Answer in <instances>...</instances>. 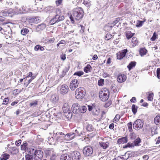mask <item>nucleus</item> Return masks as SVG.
<instances>
[{
	"label": "nucleus",
	"mask_w": 160,
	"mask_h": 160,
	"mask_svg": "<svg viewBox=\"0 0 160 160\" xmlns=\"http://www.w3.org/2000/svg\"><path fill=\"white\" fill-rule=\"evenodd\" d=\"M109 144L108 142H100V146L102 147L103 149H106L108 147Z\"/></svg>",
	"instance_id": "393cba45"
},
{
	"label": "nucleus",
	"mask_w": 160,
	"mask_h": 160,
	"mask_svg": "<svg viewBox=\"0 0 160 160\" xmlns=\"http://www.w3.org/2000/svg\"><path fill=\"white\" fill-rule=\"evenodd\" d=\"M84 154L86 156H91L93 153L92 148L90 146H86L83 150Z\"/></svg>",
	"instance_id": "0eeeda50"
},
{
	"label": "nucleus",
	"mask_w": 160,
	"mask_h": 160,
	"mask_svg": "<svg viewBox=\"0 0 160 160\" xmlns=\"http://www.w3.org/2000/svg\"><path fill=\"white\" fill-rule=\"evenodd\" d=\"M96 106L95 104L94 103L92 104V106L90 105H87V107L88 108V110L89 111H91L92 110H93V109L95 108Z\"/></svg>",
	"instance_id": "49530a36"
},
{
	"label": "nucleus",
	"mask_w": 160,
	"mask_h": 160,
	"mask_svg": "<svg viewBox=\"0 0 160 160\" xmlns=\"http://www.w3.org/2000/svg\"><path fill=\"white\" fill-rule=\"evenodd\" d=\"M65 134L62 132H59L57 130L53 131L52 138H54L58 141L62 140L65 137Z\"/></svg>",
	"instance_id": "20e7f679"
},
{
	"label": "nucleus",
	"mask_w": 160,
	"mask_h": 160,
	"mask_svg": "<svg viewBox=\"0 0 160 160\" xmlns=\"http://www.w3.org/2000/svg\"><path fill=\"white\" fill-rule=\"evenodd\" d=\"M141 142V139L139 138H137L134 141V146H137L138 145V144Z\"/></svg>",
	"instance_id": "37998d69"
},
{
	"label": "nucleus",
	"mask_w": 160,
	"mask_h": 160,
	"mask_svg": "<svg viewBox=\"0 0 160 160\" xmlns=\"http://www.w3.org/2000/svg\"><path fill=\"white\" fill-rule=\"evenodd\" d=\"M136 62L135 61L131 62L127 66V68L129 71H130L132 68H134L136 65Z\"/></svg>",
	"instance_id": "5701e85b"
},
{
	"label": "nucleus",
	"mask_w": 160,
	"mask_h": 160,
	"mask_svg": "<svg viewBox=\"0 0 160 160\" xmlns=\"http://www.w3.org/2000/svg\"><path fill=\"white\" fill-rule=\"evenodd\" d=\"M55 40V39L54 38H52L50 39L48 41V42L50 43H52L54 42Z\"/></svg>",
	"instance_id": "338daca9"
},
{
	"label": "nucleus",
	"mask_w": 160,
	"mask_h": 160,
	"mask_svg": "<svg viewBox=\"0 0 160 160\" xmlns=\"http://www.w3.org/2000/svg\"><path fill=\"white\" fill-rule=\"evenodd\" d=\"M120 118V115L118 114L116 115L114 119L113 120L114 121L113 122H117L118 121Z\"/></svg>",
	"instance_id": "5fc2aeb1"
},
{
	"label": "nucleus",
	"mask_w": 160,
	"mask_h": 160,
	"mask_svg": "<svg viewBox=\"0 0 160 160\" xmlns=\"http://www.w3.org/2000/svg\"><path fill=\"white\" fill-rule=\"evenodd\" d=\"M60 58L63 61H64L66 58L65 54H62L60 55Z\"/></svg>",
	"instance_id": "052dcab7"
},
{
	"label": "nucleus",
	"mask_w": 160,
	"mask_h": 160,
	"mask_svg": "<svg viewBox=\"0 0 160 160\" xmlns=\"http://www.w3.org/2000/svg\"><path fill=\"white\" fill-rule=\"evenodd\" d=\"M69 89L68 86L65 84L62 85L60 87V92L62 94H65L67 93Z\"/></svg>",
	"instance_id": "1a4fd4ad"
},
{
	"label": "nucleus",
	"mask_w": 160,
	"mask_h": 160,
	"mask_svg": "<svg viewBox=\"0 0 160 160\" xmlns=\"http://www.w3.org/2000/svg\"><path fill=\"white\" fill-rule=\"evenodd\" d=\"M83 11L80 8L74 9L72 15L70 18L73 23H74V19L78 20L81 19L83 17Z\"/></svg>",
	"instance_id": "f257e3e1"
},
{
	"label": "nucleus",
	"mask_w": 160,
	"mask_h": 160,
	"mask_svg": "<svg viewBox=\"0 0 160 160\" xmlns=\"http://www.w3.org/2000/svg\"><path fill=\"white\" fill-rule=\"evenodd\" d=\"M46 25L45 24L42 23L38 25L36 28V30L37 32H39L41 30H42L45 28Z\"/></svg>",
	"instance_id": "6ab92c4d"
},
{
	"label": "nucleus",
	"mask_w": 160,
	"mask_h": 160,
	"mask_svg": "<svg viewBox=\"0 0 160 160\" xmlns=\"http://www.w3.org/2000/svg\"><path fill=\"white\" fill-rule=\"evenodd\" d=\"M74 133L75 134L76 136H81L82 134V129L80 128H78L75 131Z\"/></svg>",
	"instance_id": "412c9836"
},
{
	"label": "nucleus",
	"mask_w": 160,
	"mask_h": 160,
	"mask_svg": "<svg viewBox=\"0 0 160 160\" xmlns=\"http://www.w3.org/2000/svg\"><path fill=\"white\" fill-rule=\"evenodd\" d=\"M80 154L77 151L73 152L72 155V158L73 160H78L80 158Z\"/></svg>",
	"instance_id": "ddd939ff"
},
{
	"label": "nucleus",
	"mask_w": 160,
	"mask_h": 160,
	"mask_svg": "<svg viewBox=\"0 0 160 160\" xmlns=\"http://www.w3.org/2000/svg\"><path fill=\"white\" fill-rule=\"evenodd\" d=\"M66 105H67V103H65V104L63 106V111L64 112L65 116H68L67 117V118H71L72 115V113L70 112V111L69 110H68L67 112L65 111L66 109H65V108L64 107H65Z\"/></svg>",
	"instance_id": "4468645a"
},
{
	"label": "nucleus",
	"mask_w": 160,
	"mask_h": 160,
	"mask_svg": "<svg viewBox=\"0 0 160 160\" xmlns=\"http://www.w3.org/2000/svg\"><path fill=\"white\" fill-rule=\"evenodd\" d=\"M26 11V8L24 6H22L21 8L19 9V11H17L19 14L23 13V12Z\"/></svg>",
	"instance_id": "79ce46f5"
},
{
	"label": "nucleus",
	"mask_w": 160,
	"mask_h": 160,
	"mask_svg": "<svg viewBox=\"0 0 160 160\" xmlns=\"http://www.w3.org/2000/svg\"><path fill=\"white\" fill-rule=\"evenodd\" d=\"M84 74V72L82 71H79L77 72H75L74 74V75H77L78 76H81L82 75H83Z\"/></svg>",
	"instance_id": "8fccbe9b"
},
{
	"label": "nucleus",
	"mask_w": 160,
	"mask_h": 160,
	"mask_svg": "<svg viewBox=\"0 0 160 160\" xmlns=\"http://www.w3.org/2000/svg\"><path fill=\"white\" fill-rule=\"evenodd\" d=\"M153 93L152 92H150L148 97V100L152 101L153 99Z\"/></svg>",
	"instance_id": "ea45409f"
},
{
	"label": "nucleus",
	"mask_w": 160,
	"mask_h": 160,
	"mask_svg": "<svg viewBox=\"0 0 160 160\" xmlns=\"http://www.w3.org/2000/svg\"><path fill=\"white\" fill-rule=\"evenodd\" d=\"M65 137L68 140H72L76 136L74 132H71L69 133L66 134Z\"/></svg>",
	"instance_id": "a211bd4d"
},
{
	"label": "nucleus",
	"mask_w": 160,
	"mask_h": 160,
	"mask_svg": "<svg viewBox=\"0 0 160 160\" xmlns=\"http://www.w3.org/2000/svg\"><path fill=\"white\" fill-rule=\"evenodd\" d=\"M100 112V110L95 106L93 109L92 113L94 115H98Z\"/></svg>",
	"instance_id": "c756f323"
},
{
	"label": "nucleus",
	"mask_w": 160,
	"mask_h": 160,
	"mask_svg": "<svg viewBox=\"0 0 160 160\" xmlns=\"http://www.w3.org/2000/svg\"><path fill=\"white\" fill-rule=\"evenodd\" d=\"M132 43H133L132 46L133 47L135 46L138 45V41L137 40V38L135 37H133L132 39Z\"/></svg>",
	"instance_id": "473e14b6"
},
{
	"label": "nucleus",
	"mask_w": 160,
	"mask_h": 160,
	"mask_svg": "<svg viewBox=\"0 0 160 160\" xmlns=\"http://www.w3.org/2000/svg\"><path fill=\"white\" fill-rule=\"evenodd\" d=\"M138 107L134 104H133L132 106V110L134 115H135L137 111Z\"/></svg>",
	"instance_id": "7c9ffc66"
},
{
	"label": "nucleus",
	"mask_w": 160,
	"mask_h": 160,
	"mask_svg": "<svg viewBox=\"0 0 160 160\" xmlns=\"http://www.w3.org/2000/svg\"><path fill=\"white\" fill-rule=\"evenodd\" d=\"M140 54L141 56L145 55L147 52V50L144 48L141 49L139 51Z\"/></svg>",
	"instance_id": "58836bf2"
},
{
	"label": "nucleus",
	"mask_w": 160,
	"mask_h": 160,
	"mask_svg": "<svg viewBox=\"0 0 160 160\" xmlns=\"http://www.w3.org/2000/svg\"><path fill=\"white\" fill-rule=\"evenodd\" d=\"M38 101L36 100H35L32 101L30 103V106L31 107H35L38 104Z\"/></svg>",
	"instance_id": "de8ad7c7"
},
{
	"label": "nucleus",
	"mask_w": 160,
	"mask_h": 160,
	"mask_svg": "<svg viewBox=\"0 0 160 160\" xmlns=\"http://www.w3.org/2000/svg\"><path fill=\"white\" fill-rule=\"evenodd\" d=\"M62 0H57L55 2L57 5L59 6L62 3Z\"/></svg>",
	"instance_id": "e2e57ef3"
},
{
	"label": "nucleus",
	"mask_w": 160,
	"mask_h": 160,
	"mask_svg": "<svg viewBox=\"0 0 160 160\" xmlns=\"http://www.w3.org/2000/svg\"><path fill=\"white\" fill-rule=\"evenodd\" d=\"M25 160H33V156L32 155L27 154L26 155Z\"/></svg>",
	"instance_id": "4c0bfd02"
},
{
	"label": "nucleus",
	"mask_w": 160,
	"mask_h": 160,
	"mask_svg": "<svg viewBox=\"0 0 160 160\" xmlns=\"http://www.w3.org/2000/svg\"><path fill=\"white\" fill-rule=\"evenodd\" d=\"M112 38V36L110 34L107 33L106 34L105 37V39L107 40H108L111 38Z\"/></svg>",
	"instance_id": "603ef678"
},
{
	"label": "nucleus",
	"mask_w": 160,
	"mask_h": 160,
	"mask_svg": "<svg viewBox=\"0 0 160 160\" xmlns=\"http://www.w3.org/2000/svg\"><path fill=\"white\" fill-rule=\"evenodd\" d=\"M64 17L63 16H60L58 15H56L54 18V20H55V22H58L60 21L63 20Z\"/></svg>",
	"instance_id": "dca6fc26"
},
{
	"label": "nucleus",
	"mask_w": 160,
	"mask_h": 160,
	"mask_svg": "<svg viewBox=\"0 0 160 160\" xmlns=\"http://www.w3.org/2000/svg\"><path fill=\"white\" fill-rule=\"evenodd\" d=\"M43 156V152L40 150H35L33 157L34 160H41Z\"/></svg>",
	"instance_id": "423d86ee"
},
{
	"label": "nucleus",
	"mask_w": 160,
	"mask_h": 160,
	"mask_svg": "<svg viewBox=\"0 0 160 160\" xmlns=\"http://www.w3.org/2000/svg\"><path fill=\"white\" fill-rule=\"evenodd\" d=\"M87 108L86 106H82L80 107L79 112L82 113H84L85 112L87 111Z\"/></svg>",
	"instance_id": "72a5a7b5"
},
{
	"label": "nucleus",
	"mask_w": 160,
	"mask_h": 160,
	"mask_svg": "<svg viewBox=\"0 0 160 160\" xmlns=\"http://www.w3.org/2000/svg\"><path fill=\"white\" fill-rule=\"evenodd\" d=\"M9 155L8 154L4 153L2 154L1 157V160H6L9 158Z\"/></svg>",
	"instance_id": "c85d7f7f"
},
{
	"label": "nucleus",
	"mask_w": 160,
	"mask_h": 160,
	"mask_svg": "<svg viewBox=\"0 0 160 160\" xmlns=\"http://www.w3.org/2000/svg\"><path fill=\"white\" fill-rule=\"evenodd\" d=\"M120 20V18H116L115 20L113 22V24L114 25L117 23Z\"/></svg>",
	"instance_id": "0e129e2a"
},
{
	"label": "nucleus",
	"mask_w": 160,
	"mask_h": 160,
	"mask_svg": "<svg viewBox=\"0 0 160 160\" xmlns=\"http://www.w3.org/2000/svg\"><path fill=\"white\" fill-rule=\"evenodd\" d=\"M128 141L127 137H124L119 138L117 141V143L119 144H123L127 142Z\"/></svg>",
	"instance_id": "2eb2a0df"
},
{
	"label": "nucleus",
	"mask_w": 160,
	"mask_h": 160,
	"mask_svg": "<svg viewBox=\"0 0 160 160\" xmlns=\"http://www.w3.org/2000/svg\"><path fill=\"white\" fill-rule=\"evenodd\" d=\"M19 152L18 149L16 147H12L11 149V153L12 154H16Z\"/></svg>",
	"instance_id": "f704fd0d"
},
{
	"label": "nucleus",
	"mask_w": 160,
	"mask_h": 160,
	"mask_svg": "<svg viewBox=\"0 0 160 160\" xmlns=\"http://www.w3.org/2000/svg\"><path fill=\"white\" fill-rule=\"evenodd\" d=\"M134 144L131 142H128V143L124 147L125 148H127V147H134Z\"/></svg>",
	"instance_id": "4d7b16f0"
},
{
	"label": "nucleus",
	"mask_w": 160,
	"mask_h": 160,
	"mask_svg": "<svg viewBox=\"0 0 160 160\" xmlns=\"http://www.w3.org/2000/svg\"><path fill=\"white\" fill-rule=\"evenodd\" d=\"M109 93L108 90L107 88H104L100 92L99 96L102 101H106L108 99Z\"/></svg>",
	"instance_id": "7ed1b4c3"
},
{
	"label": "nucleus",
	"mask_w": 160,
	"mask_h": 160,
	"mask_svg": "<svg viewBox=\"0 0 160 160\" xmlns=\"http://www.w3.org/2000/svg\"><path fill=\"white\" fill-rule=\"evenodd\" d=\"M22 141L20 139H19L17 141L15 142V144L17 146H19L21 143Z\"/></svg>",
	"instance_id": "680f3d73"
},
{
	"label": "nucleus",
	"mask_w": 160,
	"mask_h": 160,
	"mask_svg": "<svg viewBox=\"0 0 160 160\" xmlns=\"http://www.w3.org/2000/svg\"><path fill=\"white\" fill-rule=\"evenodd\" d=\"M144 21L137 20L136 24L137 27H140L142 26L144 22Z\"/></svg>",
	"instance_id": "a19ab883"
},
{
	"label": "nucleus",
	"mask_w": 160,
	"mask_h": 160,
	"mask_svg": "<svg viewBox=\"0 0 160 160\" xmlns=\"http://www.w3.org/2000/svg\"><path fill=\"white\" fill-rule=\"evenodd\" d=\"M40 45H36L34 47V50L35 51H38L39 50Z\"/></svg>",
	"instance_id": "69168bd1"
},
{
	"label": "nucleus",
	"mask_w": 160,
	"mask_h": 160,
	"mask_svg": "<svg viewBox=\"0 0 160 160\" xmlns=\"http://www.w3.org/2000/svg\"><path fill=\"white\" fill-rule=\"evenodd\" d=\"M157 38V35L155 32H154L153 35L152 37L150 38V40L152 41H154Z\"/></svg>",
	"instance_id": "864d4df0"
},
{
	"label": "nucleus",
	"mask_w": 160,
	"mask_h": 160,
	"mask_svg": "<svg viewBox=\"0 0 160 160\" xmlns=\"http://www.w3.org/2000/svg\"><path fill=\"white\" fill-rule=\"evenodd\" d=\"M117 79L118 82L121 83L124 82L126 80V77L123 74H119L118 75Z\"/></svg>",
	"instance_id": "f8f14e48"
},
{
	"label": "nucleus",
	"mask_w": 160,
	"mask_h": 160,
	"mask_svg": "<svg viewBox=\"0 0 160 160\" xmlns=\"http://www.w3.org/2000/svg\"><path fill=\"white\" fill-rule=\"evenodd\" d=\"M40 21V19L38 18H34L30 19V22L37 23L39 22Z\"/></svg>",
	"instance_id": "cd10ccee"
},
{
	"label": "nucleus",
	"mask_w": 160,
	"mask_h": 160,
	"mask_svg": "<svg viewBox=\"0 0 160 160\" xmlns=\"http://www.w3.org/2000/svg\"><path fill=\"white\" fill-rule=\"evenodd\" d=\"M87 129L88 131L91 132L93 131L94 128L91 125L89 124L87 126Z\"/></svg>",
	"instance_id": "a18cd8bd"
},
{
	"label": "nucleus",
	"mask_w": 160,
	"mask_h": 160,
	"mask_svg": "<svg viewBox=\"0 0 160 160\" xmlns=\"http://www.w3.org/2000/svg\"><path fill=\"white\" fill-rule=\"evenodd\" d=\"M71 156L68 154H64L61 155L60 160H71Z\"/></svg>",
	"instance_id": "aec40b11"
},
{
	"label": "nucleus",
	"mask_w": 160,
	"mask_h": 160,
	"mask_svg": "<svg viewBox=\"0 0 160 160\" xmlns=\"http://www.w3.org/2000/svg\"><path fill=\"white\" fill-rule=\"evenodd\" d=\"M128 51L127 49L119 51L117 54V58L118 59H121L126 55Z\"/></svg>",
	"instance_id": "9d476101"
},
{
	"label": "nucleus",
	"mask_w": 160,
	"mask_h": 160,
	"mask_svg": "<svg viewBox=\"0 0 160 160\" xmlns=\"http://www.w3.org/2000/svg\"><path fill=\"white\" fill-rule=\"evenodd\" d=\"M154 122L157 125H158L160 123V115L158 114L154 119Z\"/></svg>",
	"instance_id": "a878e982"
},
{
	"label": "nucleus",
	"mask_w": 160,
	"mask_h": 160,
	"mask_svg": "<svg viewBox=\"0 0 160 160\" xmlns=\"http://www.w3.org/2000/svg\"><path fill=\"white\" fill-rule=\"evenodd\" d=\"M85 94L86 92L84 88L82 87H80L76 90L75 95L77 99H82L85 96Z\"/></svg>",
	"instance_id": "f03ea898"
},
{
	"label": "nucleus",
	"mask_w": 160,
	"mask_h": 160,
	"mask_svg": "<svg viewBox=\"0 0 160 160\" xmlns=\"http://www.w3.org/2000/svg\"><path fill=\"white\" fill-rule=\"evenodd\" d=\"M143 125V120L138 119L134 122L133 127L134 129L138 130L141 129L142 128Z\"/></svg>",
	"instance_id": "39448f33"
},
{
	"label": "nucleus",
	"mask_w": 160,
	"mask_h": 160,
	"mask_svg": "<svg viewBox=\"0 0 160 160\" xmlns=\"http://www.w3.org/2000/svg\"><path fill=\"white\" fill-rule=\"evenodd\" d=\"M80 107L78 103H75L73 104L72 107V112L74 113H78L79 112Z\"/></svg>",
	"instance_id": "9b49d317"
},
{
	"label": "nucleus",
	"mask_w": 160,
	"mask_h": 160,
	"mask_svg": "<svg viewBox=\"0 0 160 160\" xmlns=\"http://www.w3.org/2000/svg\"><path fill=\"white\" fill-rule=\"evenodd\" d=\"M133 155V152H126L124 155V156H128V157L127 158H125V159L127 160L129 158L131 157Z\"/></svg>",
	"instance_id": "e433bc0d"
},
{
	"label": "nucleus",
	"mask_w": 160,
	"mask_h": 160,
	"mask_svg": "<svg viewBox=\"0 0 160 160\" xmlns=\"http://www.w3.org/2000/svg\"><path fill=\"white\" fill-rule=\"evenodd\" d=\"M78 80L74 79L70 82L69 87L71 90L73 91L78 87Z\"/></svg>",
	"instance_id": "6e6552de"
},
{
	"label": "nucleus",
	"mask_w": 160,
	"mask_h": 160,
	"mask_svg": "<svg viewBox=\"0 0 160 160\" xmlns=\"http://www.w3.org/2000/svg\"><path fill=\"white\" fill-rule=\"evenodd\" d=\"M59 97L56 94H52L51 98V101L53 103H56L59 100Z\"/></svg>",
	"instance_id": "f3484780"
},
{
	"label": "nucleus",
	"mask_w": 160,
	"mask_h": 160,
	"mask_svg": "<svg viewBox=\"0 0 160 160\" xmlns=\"http://www.w3.org/2000/svg\"><path fill=\"white\" fill-rule=\"evenodd\" d=\"M7 12L8 14H13L14 15L19 14V13L17 11H16V9H12V8L9 9L7 11Z\"/></svg>",
	"instance_id": "4be33fe9"
},
{
	"label": "nucleus",
	"mask_w": 160,
	"mask_h": 160,
	"mask_svg": "<svg viewBox=\"0 0 160 160\" xmlns=\"http://www.w3.org/2000/svg\"><path fill=\"white\" fill-rule=\"evenodd\" d=\"M91 67L89 64H88L85 67L84 69V71L86 73L90 71Z\"/></svg>",
	"instance_id": "c9c22d12"
},
{
	"label": "nucleus",
	"mask_w": 160,
	"mask_h": 160,
	"mask_svg": "<svg viewBox=\"0 0 160 160\" xmlns=\"http://www.w3.org/2000/svg\"><path fill=\"white\" fill-rule=\"evenodd\" d=\"M149 158V157L148 155H145L143 156V158L144 160H148Z\"/></svg>",
	"instance_id": "774afa93"
},
{
	"label": "nucleus",
	"mask_w": 160,
	"mask_h": 160,
	"mask_svg": "<svg viewBox=\"0 0 160 160\" xmlns=\"http://www.w3.org/2000/svg\"><path fill=\"white\" fill-rule=\"evenodd\" d=\"M134 33H132L131 31H128L126 32L125 35L127 39H129L131 38L134 35Z\"/></svg>",
	"instance_id": "bb28decb"
},
{
	"label": "nucleus",
	"mask_w": 160,
	"mask_h": 160,
	"mask_svg": "<svg viewBox=\"0 0 160 160\" xmlns=\"http://www.w3.org/2000/svg\"><path fill=\"white\" fill-rule=\"evenodd\" d=\"M131 138L132 139H134L136 138V134L133 132H132L130 134Z\"/></svg>",
	"instance_id": "bf43d9fd"
},
{
	"label": "nucleus",
	"mask_w": 160,
	"mask_h": 160,
	"mask_svg": "<svg viewBox=\"0 0 160 160\" xmlns=\"http://www.w3.org/2000/svg\"><path fill=\"white\" fill-rule=\"evenodd\" d=\"M28 29L26 28H25L24 29H23L21 31V33L22 34L25 35H26L27 33L28 32Z\"/></svg>",
	"instance_id": "3c124183"
},
{
	"label": "nucleus",
	"mask_w": 160,
	"mask_h": 160,
	"mask_svg": "<svg viewBox=\"0 0 160 160\" xmlns=\"http://www.w3.org/2000/svg\"><path fill=\"white\" fill-rule=\"evenodd\" d=\"M104 80L103 79H101L98 81V85L99 86H102L103 84Z\"/></svg>",
	"instance_id": "13d9d810"
},
{
	"label": "nucleus",
	"mask_w": 160,
	"mask_h": 160,
	"mask_svg": "<svg viewBox=\"0 0 160 160\" xmlns=\"http://www.w3.org/2000/svg\"><path fill=\"white\" fill-rule=\"evenodd\" d=\"M9 101V99L8 98H5L3 101L2 104L7 105Z\"/></svg>",
	"instance_id": "6e6d98bb"
},
{
	"label": "nucleus",
	"mask_w": 160,
	"mask_h": 160,
	"mask_svg": "<svg viewBox=\"0 0 160 160\" xmlns=\"http://www.w3.org/2000/svg\"><path fill=\"white\" fill-rule=\"evenodd\" d=\"M28 144L27 142H24L23 144L21 146V150L25 151L28 150Z\"/></svg>",
	"instance_id": "b1692460"
},
{
	"label": "nucleus",
	"mask_w": 160,
	"mask_h": 160,
	"mask_svg": "<svg viewBox=\"0 0 160 160\" xmlns=\"http://www.w3.org/2000/svg\"><path fill=\"white\" fill-rule=\"evenodd\" d=\"M157 128L156 126H153L151 128V133L152 136L157 134L158 132L156 131Z\"/></svg>",
	"instance_id": "2f4dec72"
},
{
	"label": "nucleus",
	"mask_w": 160,
	"mask_h": 160,
	"mask_svg": "<svg viewBox=\"0 0 160 160\" xmlns=\"http://www.w3.org/2000/svg\"><path fill=\"white\" fill-rule=\"evenodd\" d=\"M46 10L47 11V12L48 11L49 12H52L54 10V9L52 7L49 6L46 8Z\"/></svg>",
	"instance_id": "09e8293b"
},
{
	"label": "nucleus",
	"mask_w": 160,
	"mask_h": 160,
	"mask_svg": "<svg viewBox=\"0 0 160 160\" xmlns=\"http://www.w3.org/2000/svg\"><path fill=\"white\" fill-rule=\"evenodd\" d=\"M132 122H130L127 124L128 127L129 131L130 132H132Z\"/></svg>",
	"instance_id": "c03bdc74"
}]
</instances>
